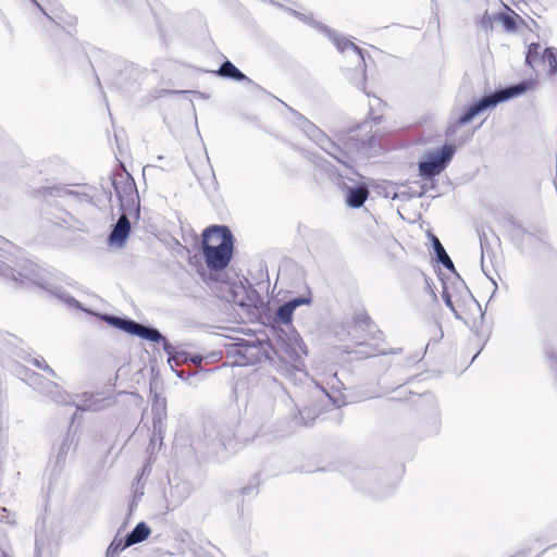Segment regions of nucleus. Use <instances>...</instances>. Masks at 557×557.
Returning a JSON list of instances; mask_svg holds the SVG:
<instances>
[{"label":"nucleus","mask_w":557,"mask_h":557,"mask_svg":"<svg viewBox=\"0 0 557 557\" xmlns=\"http://www.w3.org/2000/svg\"><path fill=\"white\" fill-rule=\"evenodd\" d=\"M338 186L345 191L347 206L354 209L362 207L370 194L364 183L351 187L342 181L338 182Z\"/></svg>","instance_id":"13"},{"label":"nucleus","mask_w":557,"mask_h":557,"mask_svg":"<svg viewBox=\"0 0 557 557\" xmlns=\"http://www.w3.org/2000/svg\"><path fill=\"white\" fill-rule=\"evenodd\" d=\"M312 23L320 32L325 33L330 37V39L334 42V45L341 52H344L347 49H352L359 55V64L366 65L364 64V51L361 48L356 46L354 42H351L347 38L337 36L335 34V32H333L332 29L322 25L321 23H317L313 21H312Z\"/></svg>","instance_id":"14"},{"label":"nucleus","mask_w":557,"mask_h":557,"mask_svg":"<svg viewBox=\"0 0 557 557\" xmlns=\"http://www.w3.org/2000/svg\"><path fill=\"white\" fill-rule=\"evenodd\" d=\"M17 287L29 288L37 286L51 295L52 297L64 302L70 308H81V304L60 286H53L45 282L34 269L26 270V272H18L14 269H7L4 273Z\"/></svg>","instance_id":"5"},{"label":"nucleus","mask_w":557,"mask_h":557,"mask_svg":"<svg viewBox=\"0 0 557 557\" xmlns=\"http://www.w3.org/2000/svg\"><path fill=\"white\" fill-rule=\"evenodd\" d=\"M442 297H443L445 305L453 311L455 317L459 319L460 314L458 313V310L454 304L453 294L449 292V288L446 285H444Z\"/></svg>","instance_id":"29"},{"label":"nucleus","mask_w":557,"mask_h":557,"mask_svg":"<svg viewBox=\"0 0 557 557\" xmlns=\"http://www.w3.org/2000/svg\"><path fill=\"white\" fill-rule=\"evenodd\" d=\"M428 191V188L424 185H421L419 190H414L412 188H408V190H403L399 194H396L395 197H399L401 199H410V198H420Z\"/></svg>","instance_id":"27"},{"label":"nucleus","mask_w":557,"mask_h":557,"mask_svg":"<svg viewBox=\"0 0 557 557\" xmlns=\"http://www.w3.org/2000/svg\"><path fill=\"white\" fill-rule=\"evenodd\" d=\"M176 374L181 379H185V372L184 371H176Z\"/></svg>","instance_id":"40"},{"label":"nucleus","mask_w":557,"mask_h":557,"mask_svg":"<svg viewBox=\"0 0 557 557\" xmlns=\"http://www.w3.org/2000/svg\"><path fill=\"white\" fill-rule=\"evenodd\" d=\"M128 546L129 545H126V539L114 537L107 549L106 557H117L119 554Z\"/></svg>","instance_id":"24"},{"label":"nucleus","mask_w":557,"mask_h":557,"mask_svg":"<svg viewBox=\"0 0 557 557\" xmlns=\"http://www.w3.org/2000/svg\"><path fill=\"white\" fill-rule=\"evenodd\" d=\"M311 302L312 297L310 293L307 296L293 298L281 305L276 309L273 318V333L276 338V354L285 355L295 362L289 363L282 359L275 367L277 372L290 381H296L299 376L306 374L299 363H301V358L308 354L305 342L293 326V312L299 306L310 305Z\"/></svg>","instance_id":"1"},{"label":"nucleus","mask_w":557,"mask_h":557,"mask_svg":"<svg viewBox=\"0 0 557 557\" xmlns=\"http://www.w3.org/2000/svg\"><path fill=\"white\" fill-rule=\"evenodd\" d=\"M214 74L235 82H245L249 85L253 84V82L238 70L230 60L224 61Z\"/></svg>","instance_id":"17"},{"label":"nucleus","mask_w":557,"mask_h":557,"mask_svg":"<svg viewBox=\"0 0 557 557\" xmlns=\"http://www.w3.org/2000/svg\"><path fill=\"white\" fill-rule=\"evenodd\" d=\"M319 416V411L313 407H305L299 410L298 416L294 418L295 424L308 426Z\"/></svg>","instance_id":"21"},{"label":"nucleus","mask_w":557,"mask_h":557,"mask_svg":"<svg viewBox=\"0 0 557 557\" xmlns=\"http://www.w3.org/2000/svg\"><path fill=\"white\" fill-rule=\"evenodd\" d=\"M228 351L233 354L238 364H255L261 361L263 348L259 341L239 339L230 345Z\"/></svg>","instance_id":"12"},{"label":"nucleus","mask_w":557,"mask_h":557,"mask_svg":"<svg viewBox=\"0 0 557 557\" xmlns=\"http://www.w3.org/2000/svg\"><path fill=\"white\" fill-rule=\"evenodd\" d=\"M495 20L503 23V26L508 32H515L517 29V24L513 16L506 13H498L495 15Z\"/></svg>","instance_id":"26"},{"label":"nucleus","mask_w":557,"mask_h":557,"mask_svg":"<svg viewBox=\"0 0 557 557\" xmlns=\"http://www.w3.org/2000/svg\"><path fill=\"white\" fill-rule=\"evenodd\" d=\"M32 363L37 367L38 369H41L46 372H48L51 376H55V372L53 369L49 367V364L46 362V360L42 357L34 358L32 360Z\"/></svg>","instance_id":"31"},{"label":"nucleus","mask_w":557,"mask_h":557,"mask_svg":"<svg viewBox=\"0 0 557 557\" xmlns=\"http://www.w3.org/2000/svg\"><path fill=\"white\" fill-rule=\"evenodd\" d=\"M252 488L250 486H245L242 488V494L247 495L250 493Z\"/></svg>","instance_id":"39"},{"label":"nucleus","mask_w":557,"mask_h":557,"mask_svg":"<svg viewBox=\"0 0 557 557\" xmlns=\"http://www.w3.org/2000/svg\"><path fill=\"white\" fill-rule=\"evenodd\" d=\"M30 1H32L34 4H36V5H37L41 11H42V13H44L48 18H51V17L46 13V11L42 9L41 4H39V3L37 2V0H30Z\"/></svg>","instance_id":"37"},{"label":"nucleus","mask_w":557,"mask_h":557,"mask_svg":"<svg viewBox=\"0 0 557 557\" xmlns=\"http://www.w3.org/2000/svg\"><path fill=\"white\" fill-rule=\"evenodd\" d=\"M127 215H129V213H124L122 211L121 216L109 234L108 240L110 245H116L119 247L125 245L131 233V222Z\"/></svg>","instance_id":"15"},{"label":"nucleus","mask_w":557,"mask_h":557,"mask_svg":"<svg viewBox=\"0 0 557 557\" xmlns=\"http://www.w3.org/2000/svg\"><path fill=\"white\" fill-rule=\"evenodd\" d=\"M150 528L145 522H139L133 530L126 535V545H134L141 543L150 535Z\"/></svg>","instance_id":"19"},{"label":"nucleus","mask_w":557,"mask_h":557,"mask_svg":"<svg viewBox=\"0 0 557 557\" xmlns=\"http://www.w3.org/2000/svg\"><path fill=\"white\" fill-rule=\"evenodd\" d=\"M51 386H53L54 388L59 389V386L54 383H49ZM69 394H66L65 392H62V391H57V393L52 396V399L58 403V404H69Z\"/></svg>","instance_id":"32"},{"label":"nucleus","mask_w":557,"mask_h":557,"mask_svg":"<svg viewBox=\"0 0 557 557\" xmlns=\"http://www.w3.org/2000/svg\"><path fill=\"white\" fill-rule=\"evenodd\" d=\"M223 235L233 236L231 230L225 225H211L202 233L201 248L207 246H216L223 239Z\"/></svg>","instance_id":"16"},{"label":"nucleus","mask_w":557,"mask_h":557,"mask_svg":"<svg viewBox=\"0 0 557 557\" xmlns=\"http://www.w3.org/2000/svg\"><path fill=\"white\" fill-rule=\"evenodd\" d=\"M540 48V45L536 42H533L528 47L525 55V63L528 65L533 66V64L537 61Z\"/></svg>","instance_id":"28"},{"label":"nucleus","mask_w":557,"mask_h":557,"mask_svg":"<svg viewBox=\"0 0 557 557\" xmlns=\"http://www.w3.org/2000/svg\"><path fill=\"white\" fill-rule=\"evenodd\" d=\"M529 82H521L517 85L506 87L494 91L491 95L482 97L478 102L471 104L461 116L447 128V135H453L457 132L458 127L469 123L475 115L484 110L495 107L498 103L506 101L512 97L519 96L529 89Z\"/></svg>","instance_id":"4"},{"label":"nucleus","mask_w":557,"mask_h":557,"mask_svg":"<svg viewBox=\"0 0 557 557\" xmlns=\"http://www.w3.org/2000/svg\"><path fill=\"white\" fill-rule=\"evenodd\" d=\"M481 25L485 28H488L492 26V20L490 18V16L487 15H484L481 20Z\"/></svg>","instance_id":"34"},{"label":"nucleus","mask_w":557,"mask_h":557,"mask_svg":"<svg viewBox=\"0 0 557 557\" xmlns=\"http://www.w3.org/2000/svg\"><path fill=\"white\" fill-rule=\"evenodd\" d=\"M223 239L216 246L202 247V255L207 267L212 271L224 270L233 256L234 236L223 235Z\"/></svg>","instance_id":"10"},{"label":"nucleus","mask_w":557,"mask_h":557,"mask_svg":"<svg viewBox=\"0 0 557 557\" xmlns=\"http://www.w3.org/2000/svg\"><path fill=\"white\" fill-rule=\"evenodd\" d=\"M459 285L462 287L465 294L472 300V301H475L474 298L472 297V295L470 294L469 289L467 288V286L465 285V283L462 281L459 282Z\"/></svg>","instance_id":"36"},{"label":"nucleus","mask_w":557,"mask_h":557,"mask_svg":"<svg viewBox=\"0 0 557 557\" xmlns=\"http://www.w3.org/2000/svg\"><path fill=\"white\" fill-rule=\"evenodd\" d=\"M301 127L305 133L313 140L322 150L333 157L337 162L342 163L347 168H351L349 164L350 157L336 143H334L326 134H324L319 127L307 119L301 116Z\"/></svg>","instance_id":"8"},{"label":"nucleus","mask_w":557,"mask_h":557,"mask_svg":"<svg viewBox=\"0 0 557 557\" xmlns=\"http://www.w3.org/2000/svg\"><path fill=\"white\" fill-rule=\"evenodd\" d=\"M372 112H373V104H370V113H369V115L371 116V119H372L374 124H380L382 122V119H383L382 115L373 116Z\"/></svg>","instance_id":"33"},{"label":"nucleus","mask_w":557,"mask_h":557,"mask_svg":"<svg viewBox=\"0 0 557 557\" xmlns=\"http://www.w3.org/2000/svg\"><path fill=\"white\" fill-rule=\"evenodd\" d=\"M101 319L109 325L119 329L127 334L136 335L140 338L153 342L162 343L163 350L171 356L173 346L169 341L154 327L143 325L134 320L127 318H121L112 314H103Z\"/></svg>","instance_id":"6"},{"label":"nucleus","mask_w":557,"mask_h":557,"mask_svg":"<svg viewBox=\"0 0 557 557\" xmlns=\"http://www.w3.org/2000/svg\"><path fill=\"white\" fill-rule=\"evenodd\" d=\"M94 188L87 185H76L74 188L67 185L46 186L35 190L41 197H72L77 202L94 203Z\"/></svg>","instance_id":"11"},{"label":"nucleus","mask_w":557,"mask_h":557,"mask_svg":"<svg viewBox=\"0 0 557 557\" xmlns=\"http://www.w3.org/2000/svg\"><path fill=\"white\" fill-rule=\"evenodd\" d=\"M364 81H366V76L363 75V81L361 82V89H362V90H364V88H366V83H364Z\"/></svg>","instance_id":"41"},{"label":"nucleus","mask_w":557,"mask_h":557,"mask_svg":"<svg viewBox=\"0 0 557 557\" xmlns=\"http://www.w3.org/2000/svg\"><path fill=\"white\" fill-rule=\"evenodd\" d=\"M112 185L120 200L121 210L139 219L140 200L135 181L131 174L127 172L114 174Z\"/></svg>","instance_id":"7"},{"label":"nucleus","mask_w":557,"mask_h":557,"mask_svg":"<svg viewBox=\"0 0 557 557\" xmlns=\"http://www.w3.org/2000/svg\"><path fill=\"white\" fill-rule=\"evenodd\" d=\"M72 442H73V438H71L70 436V433L66 434V436L63 438V441L61 442L60 446H59V449H58V453H57V456H55V463L57 466H60L62 463H64L65 461V458H66V455L70 450V447L72 445Z\"/></svg>","instance_id":"23"},{"label":"nucleus","mask_w":557,"mask_h":557,"mask_svg":"<svg viewBox=\"0 0 557 557\" xmlns=\"http://www.w3.org/2000/svg\"><path fill=\"white\" fill-rule=\"evenodd\" d=\"M51 0H48V2H50Z\"/></svg>","instance_id":"44"},{"label":"nucleus","mask_w":557,"mask_h":557,"mask_svg":"<svg viewBox=\"0 0 557 557\" xmlns=\"http://www.w3.org/2000/svg\"><path fill=\"white\" fill-rule=\"evenodd\" d=\"M430 237H431L432 246H433L437 261L441 264H443L444 268H446L447 270H449L456 274L454 263H453L451 259L449 258V256L447 255L445 248L441 244L440 239L433 234H430Z\"/></svg>","instance_id":"18"},{"label":"nucleus","mask_w":557,"mask_h":557,"mask_svg":"<svg viewBox=\"0 0 557 557\" xmlns=\"http://www.w3.org/2000/svg\"><path fill=\"white\" fill-rule=\"evenodd\" d=\"M480 246H481V255H482V262H484V259L491 258L492 248L488 244L487 236L485 233H480Z\"/></svg>","instance_id":"30"},{"label":"nucleus","mask_w":557,"mask_h":557,"mask_svg":"<svg viewBox=\"0 0 557 557\" xmlns=\"http://www.w3.org/2000/svg\"><path fill=\"white\" fill-rule=\"evenodd\" d=\"M326 395H327V397H330V399L332 400L334 406L341 407V403L336 398L331 397L329 394H326Z\"/></svg>","instance_id":"38"},{"label":"nucleus","mask_w":557,"mask_h":557,"mask_svg":"<svg viewBox=\"0 0 557 557\" xmlns=\"http://www.w3.org/2000/svg\"><path fill=\"white\" fill-rule=\"evenodd\" d=\"M187 360H188V355L186 352H181V354L176 352L174 355V350H173L171 356L169 355L168 362L173 368L174 364L178 366L181 362H186ZM189 361H191L194 364L200 366L201 362H202V357L199 356V355H195V356L189 358Z\"/></svg>","instance_id":"22"},{"label":"nucleus","mask_w":557,"mask_h":557,"mask_svg":"<svg viewBox=\"0 0 557 557\" xmlns=\"http://www.w3.org/2000/svg\"><path fill=\"white\" fill-rule=\"evenodd\" d=\"M348 335L354 343V348L346 349L347 354H355L357 359H367L387 354H399L401 348L386 349L383 332L376 327L370 315L366 312L354 317Z\"/></svg>","instance_id":"2"},{"label":"nucleus","mask_w":557,"mask_h":557,"mask_svg":"<svg viewBox=\"0 0 557 557\" xmlns=\"http://www.w3.org/2000/svg\"><path fill=\"white\" fill-rule=\"evenodd\" d=\"M375 101L377 102V104H382V100L380 98H375Z\"/></svg>","instance_id":"43"},{"label":"nucleus","mask_w":557,"mask_h":557,"mask_svg":"<svg viewBox=\"0 0 557 557\" xmlns=\"http://www.w3.org/2000/svg\"><path fill=\"white\" fill-rule=\"evenodd\" d=\"M455 151L454 146L444 145L441 149L428 152L425 159L418 164L419 175L428 180L440 175L451 161Z\"/></svg>","instance_id":"9"},{"label":"nucleus","mask_w":557,"mask_h":557,"mask_svg":"<svg viewBox=\"0 0 557 557\" xmlns=\"http://www.w3.org/2000/svg\"><path fill=\"white\" fill-rule=\"evenodd\" d=\"M196 374H197V372H195V373L188 372L186 377H189V376H193V375H196Z\"/></svg>","instance_id":"42"},{"label":"nucleus","mask_w":557,"mask_h":557,"mask_svg":"<svg viewBox=\"0 0 557 557\" xmlns=\"http://www.w3.org/2000/svg\"><path fill=\"white\" fill-rule=\"evenodd\" d=\"M193 446L203 457L220 460L225 458L226 451L235 450L237 442L231 428L209 424L202 436L194 441Z\"/></svg>","instance_id":"3"},{"label":"nucleus","mask_w":557,"mask_h":557,"mask_svg":"<svg viewBox=\"0 0 557 557\" xmlns=\"http://www.w3.org/2000/svg\"><path fill=\"white\" fill-rule=\"evenodd\" d=\"M165 399L156 397L153 404H152V424L154 430L160 431V425L162 423V420L165 418Z\"/></svg>","instance_id":"20"},{"label":"nucleus","mask_w":557,"mask_h":557,"mask_svg":"<svg viewBox=\"0 0 557 557\" xmlns=\"http://www.w3.org/2000/svg\"><path fill=\"white\" fill-rule=\"evenodd\" d=\"M542 61L547 62L549 65V75L557 74V60L553 48H546L542 54Z\"/></svg>","instance_id":"25"},{"label":"nucleus","mask_w":557,"mask_h":557,"mask_svg":"<svg viewBox=\"0 0 557 557\" xmlns=\"http://www.w3.org/2000/svg\"><path fill=\"white\" fill-rule=\"evenodd\" d=\"M374 136H370L369 138L361 139V146L362 147H369L373 144Z\"/></svg>","instance_id":"35"}]
</instances>
